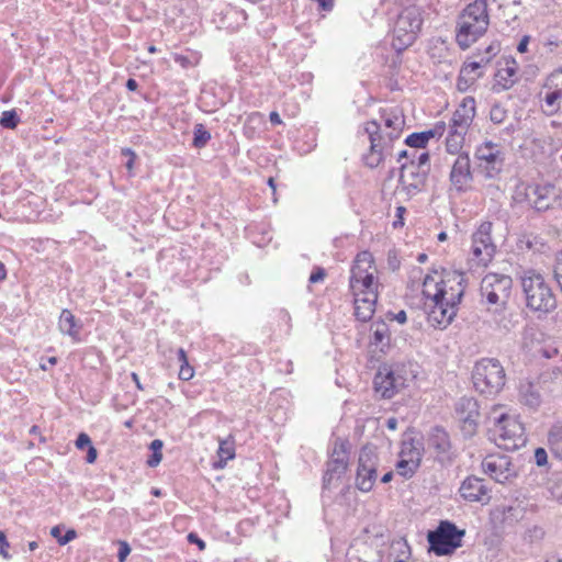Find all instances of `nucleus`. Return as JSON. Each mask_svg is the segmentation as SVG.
Returning a JSON list of instances; mask_svg holds the SVG:
<instances>
[{
    "label": "nucleus",
    "mask_w": 562,
    "mask_h": 562,
    "mask_svg": "<svg viewBox=\"0 0 562 562\" xmlns=\"http://www.w3.org/2000/svg\"><path fill=\"white\" fill-rule=\"evenodd\" d=\"M97 457H98L97 449L93 446H90V448H88V453H87V458H86L87 462L93 463L97 460Z\"/></svg>",
    "instance_id": "nucleus-51"
},
{
    "label": "nucleus",
    "mask_w": 562,
    "mask_h": 562,
    "mask_svg": "<svg viewBox=\"0 0 562 562\" xmlns=\"http://www.w3.org/2000/svg\"><path fill=\"white\" fill-rule=\"evenodd\" d=\"M460 495L468 502H480L487 504L491 499L490 490L482 479L475 476L467 477L460 486Z\"/></svg>",
    "instance_id": "nucleus-22"
},
{
    "label": "nucleus",
    "mask_w": 562,
    "mask_h": 562,
    "mask_svg": "<svg viewBox=\"0 0 562 562\" xmlns=\"http://www.w3.org/2000/svg\"><path fill=\"white\" fill-rule=\"evenodd\" d=\"M512 286L509 276L487 273L481 281V293L490 304H504L510 295Z\"/></svg>",
    "instance_id": "nucleus-14"
},
{
    "label": "nucleus",
    "mask_w": 562,
    "mask_h": 562,
    "mask_svg": "<svg viewBox=\"0 0 562 562\" xmlns=\"http://www.w3.org/2000/svg\"><path fill=\"white\" fill-rule=\"evenodd\" d=\"M268 184H269V187L272 190L273 201L277 202V198H276L277 187H276V183H274V179L272 177H270L268 179Z\"/></svg>",
    "instance_id": "nucleus-57"
},
{
    "label": "nucleus",
    "mask_w": 562,
    "mask_h": 562,
    "mask_svg": "<svg viewBox=\"0 0 562 562\" xmlns=\"http://www.w3.org/2000/svg\"><path fill=\"white\" fill-rule=\"evenodd\" d=\"M525 192L529 202L537 210H544L549 206L550 198L553 194V187L549 183L530 184L525 188Z\"/></svg>",
    "instance_id": "nucleus-28"
},
{
    "label": "nucleus",
    "mask_w": 562,
    "mask_h": 562,
    "mask_svg": "<svg viewBox=\"0 0 562 562\" xmlns=\"http://www.w3.org/2000/svg\"><path fill=\"white\" fill-rule=\"evenodd\" d=\"M495 443L505 450H516L525 445V427L517 416L501 414L492 429Z\"/></svg>",
    "instance_id": "nucleus-9"
},
{
    "label": "nucleus",
    "mask_w": 562,
    "mask_h": 562,
    "mask_svg": "<svg viewBox=\"0 0 562 562\" xmlns=\"http://www.w3.org/2000/svg\"><path fill=\"white\" fill-rule=\"evenodd\" d=\"M381 124L376 121L364 123V132L369 136L370 148L364 155V164L370 168L378 167L391 151L405 127V115L398 108H383L380 111Z\"/></svg>",
    "instance_id": "nucleus-3"
},
{
    "label": "nucleus",
    "mask_w": 562,
    "mask_h": 562,
    "mask_svg": "<svg viewBox=\"0 0 562 562\" xmlns=\"http://www.w3.org/2000/svg\"><path fill=\"white\" fill-rule=\"evenodd\" d=\"M132 379L135 382L137 389L138 390H143V386L140 384L139 378H138V375L135 372L132 373Z\"/></svg>",
    "instance_id": "nucleus-61"
},
{
    "label": "nucleus",
    "mask_w": 562,
    "mask_h": 562,
    "mask_svg": "<svg viewBox=\"0 0 562 562\" xmlns=\"http://www.w3.org/2000/svg\"><path fill=\"white\" fill-rule=\"evenodd\" d=\"M416 165L420 166V168H426L429 164L430 156L428 151H423L418 156L413 155V159Z\"/></svg>",
    "instance_id": "nucleus-43"
},
{
    "label": "nucleus",
    "mask_w": 562,
    "mask_h": 562,
    "mask_svg": "<svg viewBox=\"0 0 562 562\" xmlns=\"http://www.w3.org/2000/svg\"><path fill=\"white\" fill-rule=\"evenodd\" d=\"M473 171L469 154L463 153L457 156L449 173L450 190L456 193H464L472 189Z\"/></svg>",
    "instance_id": "nucleus-17"
},
{
    "label": "nucleus",
    "mask_w": 562,
    "mask_h": 562,
    "mask_svg": "<svg viewBox=\"0 0 562 562\" xmlns=\"http://www.w3.org/2000/svg\"><path fill=\"white\" fill-rule=\"evenodd\" d=\"M493 223L482 222L472 235L471 269L487 267L496 254V245L492 239Z\"/></svg>",
    "instance_id": "nucleus-11"
},
{
    "label": "nucleus",
    "mask_w": 562,
    "mask_h": 562,
    "mask_svg": "<svg viewBox=\"0 0 562 562\" xmlns=\"http://www.w3.org/2000/svg\"><path fill=\"white\" fill-rule=\"evenodd\" d=\"M378 454L370 448H362L358 459L356 486L361 492H370L376 481Z\"/></svg>",
    "instance_id": "nucleus-15"
},
{
    "label": "nucleus",
    "mask_w": 562,
    "mask_h": 562,
    "mask_svg": "<svg viewBox=\"0 0 562 562\" xmlns=\"http://www.w3.org/2000/svg\"><path fill=\"white\" fill-rule=\"evenodd\" d=\"M468 131L457 128L456 126L449 125V132L446 138V149L449 154L460 155L464 146L465 135Z\"/></svg>",
    "instance_id": "nucleus-30"
},
{
    "label": "nucleus",
    "mask_w": 562,
    "mask_h": 562,
    "mask_svg": "<svg viewBox=\"0 0 562 562\" xmlns=\"http://www.w3.org/2000/svg\"><path fill=\"white\" fill-rule=\"evenodd\" d=\"M82 323L67 308L63 310L58 319V330L60 334L71 338L74 342L80 341V331Z\"/></svg>",
    "instance_id": "nucleus-29"
},
{
    "label": "nucleus",
    "mask_w": 562,
    "mask_h": 562,
    "mask_svg": "<svg viewBox=\"0 0 562 562\" xmlns=\"http://www.w3.org/2000/svg\"><path fill=\"white\" fill-rule=\"evenodd\" d=\"M423 16L422 11L416 5L404 8L398 14L393 32L392 47L401 53L412 46L422 30Z\"/></svg>",
    "instance_id": "nucleus-7"
},
{
    "label": "nucleus",
    "mask_w": 562,
    "mask_h": 562,
    "mask_svg": "<svg viewBox=\"0 0 562 562\" xmlns=\"http://www.w3.org/2000/svg\"><path fill=\"white\" fill-rule=\"evenodd\" d=\"M476 114V101L473 97L462 99L452 114L450 124L461 130H469Z\"/></svg>",
    "instance_id": "nucleus-24"
},
{
    "label": "nucleus",
    "mask_w": 562,
    "mask_h": 562,
    "mask_svg": "<svg viewBox=\"0 0 562 562\" xmlns=\"http://www.w3.org/2000/svg\"><path fill=\"white\" fill-rule=\"evenodd\" d=\"M528 44H529V36H524V37L520 40V42H519V44H518V46H517V50H518L519 53H526V52H527V49H528Z\"/></svg>",
    "instance_id": "nucleus-52"
},
{
    "label": "nucleus",
    "mask_w": 562,
    "mask_h": 562,
    "mask_svg": "<svg viewBox=\"0 0 562 562\" xmlns=\"http://www.w3.org/2000/svg\"><path fill=\"white\" fill-rule=\"evenodd\" d=\"M393 319L397 321L400 324H404L407 321L405 311H400L398 313L394 314Z\"/></svg>",
    "instance_id": "nucleus-55"
},
{
    "label": "nucleus",
    "mask_w": 562,
    "mask_h": 562,
    "mask_svg": "<svg viewBox=\"0 0 562 562\" xmlns=\"http://www.w3.org/2000/svg\"><path fill=\"white\" fill-rule=\"evenodd\" d=\"M37 548H38V543H37L36 541H31V542H29V549H30L31 551H34V550H35V549H37Z\"/></svg>",
    "instance_id": "nucleus-64"
},
{
    "label": "nucleus",
    "mask_w": 562,
    "mask_h": 562,
    "mask_svg": "<svg viewBox=\"0 0 562 562\" xmlns=\"http://www.w3.org/2000/svg\"><path fill=\"white\" fill-rule=\"evenodd\" d=\"M392 477H393V473L390 471V472L385 473V474L382 476L381 481H382L383 483H389V482L392 480Z\"/></svg>",
    "instance_id": "nucleus-62"
},
{
    "label": "nucleus",
    "mask_w": 562,
    "mask_h": 562,
    "mask_svg": "<svg viewBox=\"0 0 562 562\" xmlns=\"http://www.w3.org/2000/svg\"><path fill=\"white\" fill-rule=\"evenodd\" d=\"M407 386V372L402 364L384 363L379 367L373 387L376 394L383 398H393Z\"/></svg>",
    "instance_id": "nucleus-10"
},
{
    "label": "nucleus",
    "mask_w": 562,
    "mask_h": 562,
    "mask_svg": "<svg viewBox=\"0 0 562 562\" xmlns=\"http://www.w3.org/2000/svg\"><path fill=\"white\" fill-rule=\"evenodd\" d=\"M317 2L323 11H331L334 8L335 0H317Z\"/></svg>",
    "instance_id": "nucleus-50"
},
{
    "label": "nucleus",
    "mask_w": 562,
    "mask_h": 562,
    "mask_svg": "<svg viewBox=\"0 0 562 562\" xmlns=\"http://www.w3.org/2000/svg\"><path fill=\"white\" fill-rule=\"evenodd\" d=\"M349 463L348 447L344 441L336 442L333 449L329 461L327 462V470L324 474V485L329 486L334 480L341 477Z\"/></svg>",
    "instance_id": "nucleus-19"
},
{
    "label": "nucleus",
    "mask_w": 562,
    "mask_h": 562,
    "mask_svg": "<svg viewBox=\"0 0 562 562\" xmlns=\"http://www.w3.org/2000/svg\"><path fill=\"white\" fill-rule=\"evenodd\" d=\"M546 562H562V558L557 553H552L547 558Z\"/></svg>",
    "instance_id": "nucleus-60"
},
{
    "label": "nucleus",
    "mask_w": 562,
    "mask_h": 562,
    "mask_svg": "<svg viewBox=\"0 0 562 562\" xmlns=\"http://www.w3.org/2000/svg\"><path fill=\"white\" fill-rule=\"evenodd\" d=\"M463 536L464 530H459L454 524L445 520L428 533V542L437 555H446L461 547Z\"/></svg>",
    "instance_id": "nucleus-12"
},
{
    "label": "nucleus",
    "mask_w": 562,
    "mask_h": 562,
    "mask_svg": "<svg viewBox=\"0 0 562 562\" xmlns=\"http://www.w3.org/2000/svg\"><path fill=\"white\" fill-rule=\"evenodd\" d=\"M9 548L10 543L7 540L5 533L0 530V555L5 560L11 559V555L8 551Z\"/></svg>",
    "instance_id": "nucleus-41"
},
{
    "label": "nucleus",
    "mask_w": 562,
    "mask_h": 562,
    "mask_svg": "<svg viewBox=\"0 0 562 562\" xmlns=\"http://www.w3.org/2000/svg\"><path fill=\"white\" fill-rule=\"evenodd\" d=\"M211 139V134L202 124H196L194 126V137L193 145L196 148H202L206 145V143Z\"/></svg>",
    "instance_id": "nucleus-37"
},
{
    "label": "nucleus",
    "mask_w": 562,
    "mask_h": 562,
    "mask_svg": "<svg viewBox=\"0 0 562 562\" xmlns=\"http://www.w3.org/2000/svg\"><path fill=\"white\" fill-rule=\"evenodd\" d=\"M137 87H138V85H137L136 80H134V79H128V80H127V82H126V88H127L128 90L134 91V90H136V89H137Z\"/></svg>",
    "instance_id": "nucleus-59"
},
{
    "label": "nucleus",
    "mask_w": 562,
    "mask_h": 562,
    "mask_svg": "<svg viewBox=\"0 0 562 562\" xmlns=\"http://www.w3.org/2000/svg\"><path fill=\"white\" fill-rule=\"evenodd\" d=\"M56 363H57V358L56 357H50L45 362L41 363V369L42 370H48L49 367H53Z\"/></svg>",
    "instance_id": "nucleus-53"
},
{
    "label": "nucleus",
    "mask_w": 562,
    "mask_h": 562,
    "mask_svg": "<svg viewBox=\"0 0 562 562\" xmlns=\"http://www.w3.org/2000/svg\"><path fill=\"white\" fill-rule=\"evenodd\" d=\"M130 552L131 548L128 547V544L126 542H122L117 554L119 561L124 562Z\"/></svg>",
    "instance_id": "nucleus-47"
},
{
    "label": "nucleus",
    "mask_w": 562,
    "mask_h": 562,
    "mask_svg": "<svg viewBox=\"0 0 562 562\" xmlns=\"http://www.w3.org/2000/svg\"><path fill=\"white\" fill-rule=\"evenodd\" d=\"M90 446H92L90 437L87 434L81 432L76 440V447L82 450L86 447L90 448Z\"/></svg>",
    "instance_id": "nucleus-44"
},
{
    "label": "nucleus",
    "mask_w": 562,
    "mask_h": 562,
    "mask_svg": "<svg viewBox=\"0 0 562 562\" xmlns=\"http://www.w3.org/2000/svg\"><path fill=\"white\" fill-rule=\"evenodd\" d=\"M472 379L477 392L492 396L503 390L506 383V373L498 360L482 359L476 362Z\"/></svg>",
    "instance_id": "nucleus-8"
},
{
    "label": "nucleus",
    "mask_w": 562,
    "mask_h": 562,
    "mask_svg": "<svg viewBox=\"0 0 562 562\" xmlns=\"http://www.w3.org/2000/svg\"><path fill=\"white\" fill-rule=\"evenodd\" d=\"M188 541L198 544L200 550H204L205 548V542L193 532L188 535Z\"/></svg>",
    "instance_id": "nucleus-49"
},
{
    "label": "nucleus",
    "mask_w": 562,
    "mask_h": 562,
    "mask_svg": "<svg viewBox=\"0 0 562 562\" xmlns=\"http://www.w3.org/2000/svg\"><path fill=\"white\" fill-rule=\"evenodd\" d=\"M406 207L403 205H398L395 209V220L392 223V226L394 229H398L404 227L405 225V214H406Z\"/></svg>",
    "instance_id": "nucleus-39"
},
{
    "label": "nucleus",
    "mask_w": 562,
    "mask_h": 562,
    "mask_svg": "<svg viewBox=\"0 0 562 562\" xmlns=\"http://www.w3.org/2000/svg\"><path fill=\"white\" fill-rule=\"evenodd\" d=\"M467 288L462 272L448 269H432L420 281V294L428 308V322L434 326L447 327L457 316Z\"/></svg>",
    "instance_id": "nucleus-1"
},
{
    "label": "nucleus",
    "mask_w": 562,
    "mask_h": 562,
    "mask_svg": "<svg viewBox=\"0 0 562 562\" xmlns=\"http://www.w3.org/2000/svg\"><path fill=\"white\" fill-rule=\"evenodd\" d=\"M19 121H20L19 116L14 110L4 111L0 119V124L2 127H5V128H14V127H16Z\"/></svg>",
    "instance_id": "nucleus-38"
},
{
    "label": "nucleus",
    "mask_w": 562,
    "mask_h": 562,
    "mask_svg": "<svg viewBox=\"0 0 562 562\" xmlns=\"http://www.w3.org/2000/svg\"><path fill=\"white\" fill-rule=\"evenodd\" d=\"M269 119H270V122H271L273 125H280V124H282V120H281V117H280L279 113H278V112H276V111H272V112L270 113Z\"/></svg>",
    "instance_id": "nucleus-54"
},
{
    "label": "nucleus",
    "mask_w": 562,
    "mask_h": 562,
    "mask_svg": "<svg viewBox=\"0 0 562 562\" xmlns=\"http://www.w3.org/2000/svg\"><path fill=\"white\" fill-rule=\"evenodd\" d=\"M499 52V44L497 42H493L490 45H487L484 49V54H481L480 50H477L476 56L480 58H488V63L491 59Z\"/></svg>",
    "instance_id": "nucleus-40"
},
{
    "label": "nucleus",
    "mask_w": 562,
    "mask_h": 562,
    "mask_svg": "<svg viewBox=\"0 0 562 562\" xmlns=\"http://www.w3.org/2000/svg\"><path fill=\"white\" fill-rule=\"evenodd\" d=\"M482 467L486 474L499 483H506L516 476V471L506 456L488 454Z\"/></svg>",
    "instance_id": "nucleus-20"
},
{
    "label": "nucleus",
    "mask_w": 562,
    "mask_h": 562,
    "mask_svg": "<svg viewBox=\"0 0 562 562\" xmlns=\"http://www.w3.org/2000/svg\"><path fill=\"white\" fill-rule=\"evenodd\" d=\"M122 155L130 157L125 166L128 170H132L134 166L135 154L130 148H124L122 149Z\"/></svg>",
    "instance_id": "nucleus-48"
},
{
    "label": "nucleus",
    "mask_w": 562,
    "mask_h": 562,
    "mask_svg": "<svg viewBox=\"0 0 562 562\" xmlns=\"http://www.w3.org/2000/svg\"><path fill=\"white\" fill-rule=\"evenodd\" d=\"M490 25L487 0H474L459 15L456 42L461 49H468L482 37Z\"/></svg>",
    "instance_id": "nucleus-5"
},
{
    "label": "nucleus",
    "mask_w": 562,
    "mask_h": 562,
    "mask_svg": "<svg viewBox=\"0 0 562 562\" xmlns=\"http://www.w3.org/2000/svg\"><path fill=\"white\" fill-rule=\"evenodd\" d=\"M386 426L389 429L391 430H395L396 427H397V420L396 418L392 417V418H389L387 422H386Z\"/></svg>",
    "instance_id": "nucleus-58"
},
{
    "label": "nucleus",
    "mask_w": 562,
    "mask_h": 562,
    "mask_svg": "<svg viewBox=\"0 0 562 562\" xmlns=\"http://www.w3.org/2000/svg\"><path fill=\"white\" fill-rule=\"evenodd\" d=\"M529 352L536 362L547 367V370L539 374V382L547 387L562 384V352L557 339L541 334L530 341Z\"/></svg>",
    "instance_id": "nucleus-4"
},
{
    "label": "nucleus",
    "mask_w": 562,
    "mask_h": 562,
    "mask_svg": "<svg viewBox=\"0 0 562 562\" xmlns=\"http://www.w3.org/2000/svg\"><path fill=\"white\" fill-rule=\"evenodd\" d=\"M428 446L435 451L442 453L449 450V436L443 429L436 428L428 438Z\"/></svg>",
    "instance_id": "nucleus-31"
},
{
    "label": "nucleus",
    "mask_w": 562,
    "mask_h": 562,
    "mask_svg": "<svg viewBox=\"0 0 562 562\" xmlns=\"http://www.w3.org/2000/svg\"><path fill=\"white\" fill-rule=\"evenodd\" d=\"M50 535L52 537H54L57 541H58V538H61V528L60 526H55L50 529Z\"/></svg>",
    "instance_id": "nucleus-56"
},
{
    "label": "nucleus",
    "mask_w": 562,
    "mask_h": 562,
    "mask_svg": "<svg viewBox=\"0 0 562 562\" xmlns=\"http://www.w3.org/2000/svg\"><path fill=\"white\" fill-rule=\"evenodd\" d=\"M446 132V123L437 122L432 128L419 133H413L405 139V144L412 148L425 149L430 139L441 137Z\"/></svg>",
    "instance_id": "nucleus-27"
},
{
    "label": "nucleus",
    "mask_w": 562,
    "mask_h": 562,
    "mask_svg": "<svg viewBox=\"0 0 562 562\" xmlns=\"http://www.w3.org/2000/svg\"><path fill=\"white\" fill-rule=\"evenodd\" d=\"M488 64V58H479V60H467L462 65L457 79V88L464 92L469 90L482 76V67Z\"/></svg>",
    "instance_id": "nucleus-23"
},
{
    "label": "nucleus",
    "mask_w": 562,
    "mask_h": 562,
    "mask_svg": "<svg viewBox=\"0 0 562 562\" xmlns=\"http://www.w3.org/2000/svg\"><path fill=\"white\" fill-rule=\"evenodd\" d=\"M379 270L375 259L369 250L356 255L349 277V291L353 299L355 316L368 322L375 312L379 296Z\"/></svg>",
    "instance_id": "nucleus-2"
},
{
    "label": "nucleus",
    "mask_w": 562,
    "mask_h": 562,
    "mask_svg": "<svg viewBox=\"0 0 562 562\" xmlns=\"http://www.w3.org/2000/svg\"><path fill=\"white\" fill-rule=\"evenodd\" d=\"M548 445L551 452L562 460V426H554L548 436Z\"/></svg>",
    "instance_id": "nucleus-32"
},
{
    "label": "nucleus",
    "mask_w": 562,
    "mask_h": 562,
    "mask_svg": "<svg viewBox=\"0 0 562 562\" xmlns=\"http://www.w3.org/2000/svg\"><path fill=\"white\" fill-rule=\"evenodd\" d=\"M535 460L537 465L542 467L548 462V454L543 448H537L535 451Z\"/></svg>",
    "instance_id": "nucleus-42"
},
{
    "label": "nucleus",
    "mask_w": 562,
    "mask_h": 562,
    "mask_svg": "<svg viewBox=\"0 0 562 562\" xmlns=\"http://www.w3.org/2000/svg\"><path fill=\"white\" fill-rule=\"evenodd\" d=\"M178 360L181 363L179 370V379L183 381H189L194 375L193 368L189 364L187 353L182 348H179L177 351Z\"/></svg>",
    "instance_id": "nucleus-34"
},
{
    "label": "nucleus",
    "mask_w": 562,
    "mask_h": 562,
    "mask_svg": "<svg viewBox=\"0 0 562 562\" xmlns=\"http://www.w3.org/2000/svg\"><path fill=\"white\" fill-rule=\"evenodd\" d=\"M390 342V330L385 324L376 325L373 330L372 344L375 346H387Z\"/></svg>",
    "instance_id": "nucleus-35"
},
{
    "label": "nucleus",
    "mask_w": 562,
    "mask_h": 562,
    "mask_svg": "<svg viewBox=\"0 0 562 562\" xmlns=\"http://www.w3.org/2000/svg\"><path fill=\"white\" fill-rule=\"evenodd\" d=\"M521 288L526 306L539 314H549L557 308V295L544 274L528 269L521 276Z\"/></svg>",
    "instance_id": "nucleus-6"
},
{
    "label": "nucleus",
    "mask_w": 562,
    "mask_h": 562,
    "mask_svg": "<svg viewBox=\"0 0 562 562\" xmlns=\"http://www.w3.org/2000/svg\"><path fill=\"white\" fill-rule=\"evenodd\" d=\"M423 445L414 439L405 440L401 445L398 461L395 465L398 475L409 479L420 467Z\"/></svg>",
    "instance_id": "nucleus-16"
},
{
    "label": "nucleus",
    "mask_w": 562,
    "mask_h": 562,
    "mask_svg": "<svg viewBox=\"0 0 562 562\" xmlns=\"http://www.w3.org/2000/svg\"><path fill=\"white\" fill-rule=\"evenodd\" d=\"M217 456L218 461L214 462V468L222 469L225 467L226 462L233 459L235 456L233 443L228 440L221 441L217 450Z\"/></svg>",
    "instance_id": "nucleus-33"
},
{
    "label": "nucleus",
    "mask_w": 562,
    "mask_h": 562,
    "mask_svg": "<svg viewBox=\"0 0 562 562\" xmlns=\"http://www.w3.org/2000/svg\"><path fill=\"white\" fill-rule=\"evenodd\" d=\"M555 385H551L550 387L544 386L541 382H539V376L537 381L524 380L519 383L518 394L520 400L529 406H538L541 401L540 390L552 391Z\"/></svg>",
    "instance_id": "nucleus-26"
},
{
    "label": "nucleus",
    "mask_w": 562,
    "mask_h": 562,
    "mask_svg": "<svg viewBox=\"0 0 562 562\" xmlns=\"http://www.w3.org/2000/svg\"><path fill=\"white\" fill-rule=\"evenodd\" d=\"M518 66L514 59H505L498 65L494 76V89L507 90L517 81Z\"/></svg>",
    "instance_id": "nucleus-25"
},
{
    "label": "nucleus",
    "mask_w": 562,
    "mask_h": 562,
    "mask_svg": "<svg viewBox=\"0 0 562 562\" xmlns=\"http://www.w3.org/2000/svg\"><path fill=\"white\" fill-rule=\"evenodd\" d=\"M76 537L77 532L74 529H69L61 538H58V543L60 546H65L68 542L72 541Z\"/></svg>",
    "instance_id": "nucleus-46"
},
{
    "label": "nucleus",
    "mask_w": 562,
    "mask_h": 562,
    "mask_svg": "<svg viewBox=\"0 0 562 562\" xmlns=\"http://www.w3.org/2000/svg\"><path fill=\"white\" fill-rule=\"evenodd\" d=\"M162 447H164V442L159 439H155L150 442L149 449L153 451V454L147 460L148 467L155 468L160 463V461L162 459V453H161Z\"/></svg>",
    "instance_id": "nucleus-36"
},
{
    "label": "nucleus",
    "mask_w": 562,
    "mask_h": 562,
    "mask_svg": "<svg viewBox=\"0 0 562 562\" xmlns=\"http://www.w3.org/2000/svg\"><path fill=\"white\" fill-rule=\"evenodd\" d=\"M326 271L323 268H316L310 276L311 283H317L324 281Z\"/></svg>",
    "instance_id": "nucleus-45"
},
{
    "label": "nucleus",
    "mask_w": 562,
    "mask_h": 562,
    "mask_svg": "<svg viewBox=\"0 0 562 562\" xmlns=\"http://www.w3.org/2000/svg\"><path fill=\"white\" fill-rule=\"evenodd\" d=\"M428 168H420L415 160L403 164L400 173V187L408 195L419 193L426 186Z\"/></svg>",
    "instance_id": "nucleus-18"
},
{
    "label": "nucleus",
    "mask_w": 562,
    "mask_h": 562,
    "mask_svg": "<svg viewBox=\"0 0 562 562\" xmlns=\"http://www.w3.org/2000/svg\"><path fill=\"white\" fill-rule=\"evenodd\" d=\"M544 90V111L548 115H554L562 105V68L554 70L548 76Z\"/></svg>",
    "instance_id": "nucleus-21"
},
{
    "label": "nucleus",
    "mask_w": 562,
    "mask_h": 562,
    "mask_svg": "<svg viewBox=\"0 0 562 562\" xmlns=\"http://www.w3.org/2000/svg\"><path fill=\"white\" fill-rule=\"evenodd\" d=\"M7 276V271H5V268H4V265L2 262H0V280H3Z\"/></svg>",
    "instance_id": "nucleus-63"
},
{
    "label": "nucleus",
    "mask_w": 562,
    "mask_h": 562,
    "mask_svg": "<svg viewBox=\"0 0 562 562\" xmlns=\"http://www.w3.org/2000/svg\"><path fill=\"white\" fill-rule=\"evenodd\" d=\"M474 157L479 169L484 172L485 177H496L504 165V154L501 146L491 140L480 144L474 151Z\"/></svg>",
    "instance_id": "nucleus-13"
}]
</instances>
